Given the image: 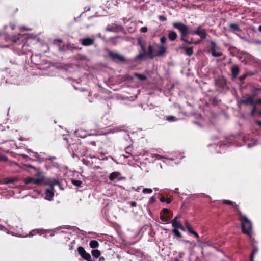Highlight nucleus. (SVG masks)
Here are the masks:
<instances>
[{
  "label": "nucleus",
  "instance_id": "obj_26",
  "mask_svg": "<svg viewBox=\"0 0 261 261\" xmlns=\"http://www.w3.org/2000/svg\"><path fill=\"white\" fill-rule=\"evenodd\" d=\"M71 182L73 185L79 187H81V185L82 184V182L81 180L76 179H72Z\"/></svg>",
  "mask_w": 261,
  "mask_h": 261
},
{
  "label": "nucleus",
  "instance_id": "obj_45",
  "mask_svg": "<svg viewBox=\"0 0 261 261\" xmlns=\"http://www.w3.org/2000/svg\"><path fill=\"white\" fill-rule=\"evenodd\" d=\"M141 48L142 53H145V54L147 55V52L146 51V49H145L144 45L143 44H141Z\"/></svg>",
  "mask_w": 261,
  "mask_h": 261
},
{
  "label": "nucleus",
  "instance_id": "obj_34",
  "mask_svg": "<svg viewBox=\"0 0 261 261\" xmlns=\"http://www.w3.org/2000/svg\"><path fill=\"white\" fill-rule=\"evenodd\" d=\"M166 120L168 121H175L177 120L176 118L173 116H167Z\"/></svg>",
  "mask_w": 261,
  "mask_h": 261
},
{
  "label": "nucleus",
  "instance_id": "obj_2",
  "mask_svg": "<svg viewBox=\"0 0 261 261\" xmlns=\"http://www.w3.org/2000/svg\"><path fill=\"white\" fill-rule=\"evenodd\" d=\"M172 26L174 29L178 30L180 32V37H186L190 34L191 31L188 27L181 22H174Z\"/></svg>",
  "mask_w": 261,
  "mask_h": 261
},
{
  "label": "nucleus",
  "instance_id": "obj_49",
  "mask_svg": "<svg viewBox=\"0 0 261 261\" xmlns=\"http://www.w3.org/2000/svg\"><path fill=\"white\" fill-rule=\"evenodd\" d=\"M191 234H193L197 239L199 238V234L194 230L191 233Z\"/></svg>",
  "mask_w": 261,
  "mask_h": 261
},
{
  "label": "nucleus",
  "instance_id": "obj_31",
  "mask_svg": "<svg viewBox=\"0 0 261 261\" xmlns=\"http://www.w3.org/2000/svg\"><path fill=\"white\" fill-rule=\"evenodd\" d=\"M62 40L61 39H55L54 41V44L56 45L58 47V49L60 48V46H61Z\"/></svg>",
  "mask_w": 261,
  "mask_h": 261
},
{
  "label": "nucleus",
  "instance_id": "obj_50",
  "mask_svg": "<svg viewBox=\"0 0 261 261\" xmlns=\"http://www.w3.org/2000/svg\"><path fill=\"white\" fill-rule=\"evenodd\" d=\"M129 203L132 207H136L137 206V203L135 201H132Z\"/></svg>",
  "mask_w": 261,
  "mask_h": 261
},
{
  "label": "nucleus",
  "instance_id": "obj_57",
  "mask_svg": "<svg viewBox=\"0 0 261 261\" xmlns=\"http://www.w3.org/2000/svg\"><path fill=\"white\" fill-rule=\"evenodd\" d=\"M156 156L158 157V159H161L162 158V157L160 155H156Z\"/></svg>",
  "mask_w": 261,
  "mask_h": 261
},
{
  "label": "nucleus",
  "instance_id": "obj_64",
  "mask_svg": "<svg viewBox=\"0 0 261 261\" xmlns=\"http://www.w3.org/2000/svg\"><path fill=\"white\" fill-rule=\"evenodd\" d=\"M176 261H178V260L177 259H176Z\"/></svg>",
  "mask_w": 261,
  "mask_h": 261
},
{
  "label": "nucleus",
  "instance_id": "obj_4",
  "mask_svg": "<svg viewBox=\"0 0 261 261\" xmlns=\"http://www.w3.org/2000/svg\"><path fill=\"white\" fill-rule=\"evenodd\" d=\"M108 55L111 60L114 62H124L125 61V57L123 55H120L118 53L109 51Z\"/></svg>",
  "mask_w": 261,
  "mask_h": 261
},
{
  "label": "nucleus",
  "instance_id": "obj_22",
  "mask_svg": "<svg viewBox=\"0 0 261 261\" xmlns=\"http://www.w3.org/2000/svg\"><path fill=\"white\" fill-rule=\"evenodd\" d=\"M173 227L178 228L184 231H185V228L182 225L181 223H176L174 221Z\"/></svg>",
  "mask_w": 261,
  "mask_h": 261
},
{
  "label": "nucleus",
  "instance_id": "obj_59",
  "mask_svg": "<svg viewBox=\"0 0 261 261\" xmlns=\"http://www.w3.org/2000/svg\"><path fill=\"white\" fill-rule=\"evenodd\" d=\"M12 41H13L15 43L17 42V41L16 40H13Z\"/></svg>",
  "mask_w": 261,
  "mask_h": 261
},
{
  "label": "nucleus",
  "instance_id": "obj_15",
  "mask_svg": "<svg viewBox=\"0 0 261 261\" xmlns=\"http://www.w3.org/2000/svg\"><path fill=\"white\" fill-rule=\"evenodd\" d=\"M180 48L184 50L187 55L191 56L193 54V47H187L182 46L180 47Z\"/></svg>",
  "mask_w": 261,
  "mask_h": 261
},
{
  "label": "nucleus",
  "instance_id": "obj_19",
  "mask_svg": "<svg viewBox=\"0 0 261 261\" xmlns=\"http://www.w3.org/2000/svg\"><path fill=\"white\" fill-rule=\"evenodd\" d=\"M153 48L151 45H149L148 48V53L147 54L148 55L149 58L150 59H153L154 57V56L153 55Z\"/></svg>",
  "mask_w": 261,
  "mask_h": 261
},
{
  "label": "nucleus",
  "instance_id": "obj_48",
  "mask_svg": "<svg viewBox=\"0 0 261 261\" xmlns=\"http://www.w3.org/2000/svg\"><path fill=\"white\" fill-rule=\"evenodd\" d=\"M147 27H142L141 29V31L143 33H145L147 31Z\"/></svg>",
  "mask_w": 261,
  "mask_h": 261
},
{
  "label": "nucleus",
  "instance_id": "obj_3",
  "mask_svg": "<svg viewBox=\"0 0 261 261\" xmlns=\"http://www.w3.org/2000/svg\"><path fill=\"white\" fill-rule=\"evenodd\" d=\"M216 86L218 88V90L222 92L225 89H228L227 85V81L224 76H220L215 81Z\"/></svg>",
  "mask_w": 261,
  "mask_h": 261
},
{
  "label": "nucleus",
  "instance_id": "obj_13",
  "mask_svg": "<svg viewBox=\"0 0 261 261\" xmlns=\"http://www.w3.org/2000/svg\"><path fill=\"white\" fill-rule=\"evenodd\" d=\"M168 32V37L171 41H175L177 38V34L174 31L169 30Z\"/></svg>",
  "mask_w": 261,
  "mask_h": 261
},
{
  "label": "nucleus",
  "instance_id": "obj_27",
  "mask_svg": "<svg viewBox=\"0 0 261 261\" xmlns=\"http://www.w3.org/2000/svg\"><path fill=\"white\" fill-rule=\"evenodd\" d=\"M172 233L178 238L181 237V233L178 231L177 229L174 228L172 230Z\"/></svg>",
  "mask_w": 261,
  "mask_h": 261
},
{
  "label": "nucleus",
  "instance_id": "obj_10",
  "mask_svg": "<svg viewBox=\"0 0 261 261\" xmlns=\"http://www.w3.org/2000/svg\"><path fill=\"white\" fill-rule=\"evenodd\" d=\"M53 190L54 187L53 186H51L49 189H47L46 190L45 192V197L46 200L51 201L53 199V198L54 196V193Z\"/></svg>",
  "mask_w": 261,
  "mask_h": 261
},
{
  "label": "nucleus",
  "instance_id": "obj_20",
  "mask_svg": "<svg viewBox=\"0 0 261 261\" xmlns=\"http://www.w3.org/2000/svg\"><path fill=\"white\" fill-rule=\"evenodd\" d=\"M258 249L254 246L250 255V261H254V255L258 252Z\"/></svg>",
  "mask_w": 261,
  "mask_h": 261
},
{
  "label": "nucleus",
  "instance_id": "obj_47",
  "mask_svg": "<svg viewBox=\"0 0 261 261\" xmlns=\"http://www.w3.org/2000/svg\"><path fill=\"white\" fill-rule=\"evenodd\" d=\"M156 199L155 198H154V197L152 196L150 198V200H149V202L150 203H154Z\"/></svg>",
  "mask_w": 261,
  "mask_h": 261
},
{
  "label": "nucleus",
  "instance_id": "obj_6",
  "mask_svg": "<svg viewBox=\"0 0 261 261\" xmlns=\"http://www.w3.org/2000/svg\"><path fill=\"white\" fill-rule=\"evenodd\" d=\"M43 180L44 179L42 176L39 177L38 178L28 177L24 179V182L26 185L33 184L38 185L42 184L43 182Z\"/></svg>",
  "mask_w": 261,
  "mask_h": 261
},
{
  "label": "nucleus",
  "instance_id": "obj_28",
  "mask_svg": "<svg viewBox=\"0 0 261 261\" xmlns=\"http://www.w3.org/2000/svg\"><path fill=\"white\" fill-rule=\"evenodd\" d=\"M186 37H180V39L181 41L185 42L186 43H187L188 44H191L193 43L192 38L191 39V40H188L186 38Z\"/></svg>",
  "mask_w": 261,
  "mask_h": 261
},
{
  "label": "nucleus",
  "instance_id": "obj_46",
  "mask_svg": "<svg viewBox=\"0 0 261 261\" xmlns=\"http://www.w3.org/2000/svg\"><path fill=\"white\" fill-rule=\"evenodd\" d=\"M59 184H60V182L58 180L55 179L53 181L52 184H51V186H53L54 187V185H59Z\"/></svg>",
  "mask_w": 261,
  "mask_h": 261
},
{
  "label": "nucleus",
  "instance_id": "obj_11",
  "mask_svg": "<svg viewBox=\"0 0 261 261\" xmlns=\"http://www.w3.org/2000/svg\"><path fill=\"white\" fill-rule=\"evenodd\" d=\"M239 103L241 104H244L245 105H254V98L252 96H249L245 99H241L239 101Z\"/></svg>",
  "mask_w": 261,
  "mask_h": 261
},
{
  "label": "nucleus",
  "instance_id": "obj_52",
  "mask_svg": "<svg viewBox=\"0 0 261 261\" xmlns=\"http://www.w3.org/2000/svg\"><path fill=\"white\" fill-rule=\"evenodd\" d=\"M255 103H256V104H257V105H261V98H260V99H257V100L256 101Z\"/></svg>",
  "mask_w": 261,
  "mask_h": 261
},
{
  "label": "nucleus",
  "instance_id": "obj_32",
  "mask_svg": "<svg viewBox=\"0 0 261 261\" xmlns=\"http://www.w3.org/2000/svg\"><path fill=\"white\" fill-rule=\"evenodd\" d=\"M212 52V55L214 57H220L222 55V52H217L215 50H214V51H211Z\"/></svg>",
  "mask_w": 261,
  "mask_h": 261
},
{
  "label": "nucleus",
  "instance_id": "obj_1",
  "mask_svg": "<svg viewBox=\"0 0 261 261\" xmlns=\"http://www.w3.org/2000/svg\"><path fill=\"white\" fill-rule=\"evenodd\" d=\"M235 210L237 212L239 220L241 222L242 232L243 234L248 236L251 235V230L252 229V224L246 216L244 215L238 208V205L234 206Z\"/></svg>",
  "mask_w": 261,
  "mask_h": 261
},
{
  "label": "nucleus",
  "instance_id": "obj_43",
  "mask_svg": "<svg viewBox=\"0 0 261 261\" xmlns=\"http://www.w3.org/2000/svg\"><path fill=\"white\" fill-rule=\"evenodd\" d=\"M14 180H13L12 179H8V178H5V184H9V183H13L14 182Z\"/></svg>",
  "mask_w": 261,
  "mask_h": 261
},
{
  "label": "nucleus",
  "instance_id": "obj_8",
  "mask_svg": "<svg viewBox=\"0 0 261 261\" xmlns=\"http://www.w3.org/2000/svg\"><path fill=\"white\" fill-rule=\"evenodd\" d=\"M162 213H161L160 215V219L164 222H165L167 223H169V220L170 219V217L172 215H170L169 213L170 211L167 208H163L162 211Z\"/></svg>",
  "mask_w": 261,
  "mask_h": 261
},
{
  "label": "nucleus",
  "instance_id": "obj_33",
  "mask_svg": "<svg viewBox=\"0 0 261 261\" xmlns=\"http://www.w3.org/2000/svg\"><path fill=\"white\" fill-rule=\"evenodd\" d=\"M8 160V158L4 154L0 152V161L7 162Z\"/></svg>",
  "mask_w": 261,
  "mask_h": 261
},
{
  "label": "nucleus",
  "instance_id": "obj_12",
  "mask_svg": "<svg viewBox=\"0 0 261 261\" xmlns=\"http://www.w3.org/2000/svg\"><path fill=\"white\" fill-rule=\"evenodd\" d=\"M240 71V69L238 65H234L232 66L231 68V72L232 79H236L237 77L239 74Z\"/></svg>",
  "mask_w": 261,
  "mask_h": 261
},
{
  "label": "nucleus",
  "instance_id": "obj_35",
  "mask_svg": "<svg viewBox=\"0 0 261 261\" xmlns=\"http://www.w3.org/2000/svg\"><path fill=\"white\" fill-rule=\"evenodd\" d=\"M75 244V241L74 240L72 241L70 244L69 245V249L70 250H73L75 248V247H74V245Z\"/></svg>",
  "mask_w": 261,
  "mask_h": 261
},
{
  "label": "nucleus",
  "instance_id": "obj_53",
  "mask_svg": "<svg viewBox=\"0 0 261 261\" xmlns=\"http://www.w3.org/2000/svg\"><path fill=\"white\" fill-rule=\"evenodd\" d=\"M105 260V257L103 256H99L98 261H104Z\"/></svg>",
  "mask_w": 261,
  "mask_h": 261
},
{
  "label": "nucleus",
  "instance_id": "obj_5",
  "mask_svg": "<svg viewBox=\"0 0 261 261\" xmlns=\"http://www.w3.org/2000/svg\"><path fill=\"white\" fill-rule=\"evenodd\" d=\"M190 34L198 35L202 40L205 39L207 36L205 30L201 25L198 27L195 30L191 31Z\"/></svg>",
  "mask_w": 261,
  "mask_h": 261
},
{
  "label": "nucleus",
  "instance_id": "obj_40",
  "mask_svg": "<svg viewBox=\"0 0 261 261\" xmlns=\"http://www.w3.org/2000/svg\"><path fill=\"white\" fill-rule=\"evenodd\" d=\"M180 217V216L179 215H178V216H176L174 219L172 221L171 223H172V226L173 227V223H174V221H175V222L176 223H180L179 221H178L177 219H179V218Z\"/></svg>",
  "mask_w": 261,
  "mask_h": 261
},
{
  "label": "nucleus",
  "instance_id": "obj_58",
  "mask_svg": "<svg viewBox=\"0 0 261 261\" xmlns=\"http://www.w3.org/2000/svg\"><path fill=\"white\" fill-rule=\"evenodd\" d=\"M259 116H261V111L258 112Z\"/></svg>",
  "mask_w": 261,
  "mask_h": 261
},
{
  "label": "nucleus",
  "instance_id": "obj_7",
  "mask_svg": "<svg viewBox=\"0 0 261 261\" xmlns=\"http://www.w3.org/2000/svg\"><path fill=\"white\" fill-rule=\"evenodd\" d=\"M77 251L79 255L85 260L87 261H95L94 260L91 259V256L90 254L85 251V249L82 247L80 246L77 248Z\"/></svg>",
  "mask_w": 261,
  "mask_h": 261
},
{
  "label": "nucleus",
  "instance_id": "obj_24",
  "mask_svg": "<svg viewBox=\"0 0 261 261\" xmlns=\"http://www.w3.org/2000/svg\"><path fill=\"white\" fill-rule=\"evenodd\" d=\"M185 225L189 233H191L194 231L192 227L191 226V225L190 224L188 221H185Z\"/></svg>",
  "mask_w": 261,
  "mask_h": 261
},
{
  "label": "nucleus",
  "instance_id": "obj_16",
  "mask_svg": "<svg viewBox=\"0 0 261 261\" xmlns=\"http://www.w3.org/2000/svg\"><path fill=\"white\" fill-rule=\"evenodd\" d=\"M121 174L119 172H113L111 173L109 177L110 180L114 181L116 179H119V177Z\"/></svg>",
  "mask_w": 261,
  "mask_h": 261
},
{
  "label": "nucleus",
  "instance_id": "obj_38",
  "mask_svg": "<svg viewBox=\"0 0 261 261\" xmlns=\"http://www.w3.org/2000/svg\"><path fill=\"white\" fill-rule=\"evenodd\" d=\"M142 192L143 193H151L152 192V190L150 188H144L142 190Z\"/></svg>",
  "mask_w": 261,
  "mask_h": 261
},
{
  "label": "nucleus",
  "instance_id": "obj_18",
  "mask_svg": "<svg viewBox=\"0 0 261 261\" xmlns=\"http://www.w3.org/2000/svg\"><path fill=\"white\" fill-rule=\"evenodd\" d=\"M134 75L135 77H137L140 81H145L147 80V76L143 74H140L138 73H134Z\"/></svg>",
  "mask_w": 261,
  "mask_h": 261
},
{
  "label": "nucleus",
  "instance_id": "obj_30",
  "mask_svg": "<svg viewBox=\"0 0 261 261\" xmlns=\"http://www.w3.org/2000/svg\"><path fill=\"white\" fill-rule=\"evenodd\" d=\"M210 43H211V51L215 50L216 49V47H217V45H216V44L215 43V42L214 41L211 40V41H210Z\"/></svg>",
  "mask_w": 261,
  "mask_h": 261
},
{
  "label": "nucleus",
  "instance_id": "obj_37",
  "mask_svg": "<svg viewBox=\"0 0 261 261\" xmlns=\"http://www.w3.org/2000/svg\"><path fill=\"white\" fill-rule=\"evenodd\" d=\"M252 106L253 107V108L250 113V115L251 116H254L255 112H256V107L255 106V103H254V106Z\"/></svg>",
  "mask_w": 261,
  "mask_h": 261
},
{
  "label": "nucleus",
  "instance_id": "obj_9",
  "mask_svg": "<svg viewBox=\"0 0 261 261\" xmlns=\"http://www.w3.org/2000/svg\"><path fill=\"white\" fill-rule=\"evenodd\" d=\"M95 40L91 38H85L80 39L81 44L85 46H88L94 43Z\"/></svg>",
  "mask_w": 261,
  "mask_h": 261
},
{
  "label": "nucleus",
  "instance_id": "obj_41",
  "mask_svg": "<svg viewBox=\"0 0 261 261\" xmlns=\"http://www.w3.org/2000/svg\"><path fill=\"white\" fill-rule=\"evenodd\" d=\"M159 19L161 21H166L167 20V18L163 15H159Z\"/></svg>",
  "mask_w": 261,
  "mask_h": 261
},
{
  "label": "nucleus",
  "instance_id": "obj_36",
  "mask_svg": "<svg viewBox=\"0 0 261 261\" xmlns=\"http://www.w3.org/2000/svg\"><path fill=\"white\" fill-rule=\"evenodd\" d=\"M222 203L225 204L227 205H233V202L229 200H223Z\"/></svg>",
  "mask_w": 261,
  "mask_h": 261
},
{
  "label": "nucleus",
  "instance_id": "obj_54",
  "mask_svg": "<svg viewBox=\"0 0 261 261\" xmlns=\"http://www.w3.org/2000/svg\"><path fill=\"white\" fill-rule=\"evenodd\" d=\"M261 91V88H255L254 90V91Z\"/></svg>",
  "mask_w": 261,
  "mask_h": 261
},
{
  "label": "nucleus",
  "instance_id": "obj_17",
  "mask_svg": "<svg viewBox=\"0 0 261 261\" xmlns=\"http://www.w3.org/2000/svg\"><path fill=\"white\" fill-rule=\"evenodd\" d=\"M229 27L233 32H241V30L237 23H230Z\"/></svg>",
  "mask_w": 261,
  "mask_h": 261
},
{
  "label": "nucleus",
  "instance_id": "obj_29",
  "mask_svg": "<svg viewBox=\"0 0 261 261\" xmlns=\"http://www.w3.org/2000/svg\"><path fill=\"white\" fill-rule=\"evenodd\" d=\"M146 55L145 53H140L136 56L135 59L136 60H141Z\"/></svg>",
  "mask_w": 261,
  "mask_h": 261
},
{
  "label": "nucleus",
  "instance_id": "obj_56",
  "mask_svg": "<svg viewBox=\"0 0 261 261\" xmlns=\"http://www.w3.org/2000/svg\"><path fill=\"white\" fill-rule=\"evenodd\" d=\"M258 30L259 32H261V24L258 27Z\"/></svg>",
  "mask_w": 261,
  "mask_h": 261
},
{
  "label": "nucleus",
  "instance_id": "obj_55",
  "mask_svg": "<svg viewBox=\"0 0 261 261\" xmlns=\"http://www.w3.org/2000/svg\"><path fill=\"white\" fill-rule=\"evenodd\" d=\"M91 144H92L94 146H95L96 145V142L95 141H92V142H91L90 143Z\"/></svg>",
  "mask_w": 261,
  "mask_h": 261
},
{
  "label": "nucleus",
  "instance_id": "obj_61",
  "mask_svg": "<svg viewBox=\"0 0 261 261\" xmlns=\"http://www.w3.org/2000/svg\"><path fill=\"white\" fill-rule=\"evenodd\" d=\"M12 29L13 30V29H14V26H13V27H12Z\"/></svg>",
  "mask_w": 261,
  "mask_h": 261
},
{
  "label": "nucleus",
  "instance_id": "obj_44",
  "mask_svg": "<svg viewBox=\"0 0 261 261\" xmlns=\"http://www.w3.org/2000/svg\"><path fill=\"white\" fill-rule=\"evenodd\" d=\"M246 77H247L246 74H243L239 77V80L240 81L242 82V81H244L246 78Z\"/></svg>",
  "mask_w": 261,
  "mask_h": 261
},
{
  "label": "nucleus",
  "instance_id": "obj_62",
  "mask_svg": "<svg viewBox=\"0 0 261 261\" xmlns=\"http://www.w3.org/2000/svg\"><path fill=\"white\" fill-rule=\"evenodd\" d=\"M186 242L189 243V241H186Z\"/></svg>",
  "mask_w": 261,
  "mask_h": 261
},
{
  "label": "nucleus",
  "instance_id": "obj_42",
  "mask_svg": "<svg viewBox=\"0 0 261 261\" xmlns=\"http://www.w3.org/2000/svg\"><path fill=\"white\" fill-rule=\"evenodd\" d=\"M66 48H67L66 47V46L64 45H63L60 46L59 50L61 52L65 51L66 50Z\"/></svg>",
  "mask_w": 261,
  "mask_h": 261
},
{
  "label": "nucleus",
  "instance_id": "obj_14",
  "mask_svg": "<svg viewBox=\"0 0 261 261\" xmlns=\"http://www.w3.org/2000/svg\"><path fill=\"white\" fill-rule=\"evenodd\" d=\"M159 50L156 51V56H162L167 52V47L164 45H159Z\"/></svg>",
  "mask_w": 261,
  "mask_h": 261
},
{
  "label": "nucleus",
  "instance_id": "obj_60",
  "mask_svg": "<svg viewBox=\"0 0 261 261\" xmlns=\"http://www.w3.org/2000/svg\"><path fill=\"white\" fill-rule=\"evenodd\" d=\"M200 41H197V42L196 43V44H198V43H200Z\"/></svg>",
  "mask_w": 261,
  "mask_h": 261
},
{
  "label": "nucleus",
  "instance_id": "obj_39",
  "mask_svg": "<svg viewBox=\"0 0 261 261\" xmlns=\"http://www.w3.org/2000/svg\"><path fill=\"white\" fill-rule=\"evenodd\" d=\"M166 41H167V38L166 37H165V36L162 37L160 38V42H161V44H162L161 45H163L166 42Z\"/></svg>",
  "mask_w": 261,
  "mask_h": 261
},
{
  "label": "nucleus",
  "instance_id": "obj_63",
  "mask_svg": "<svg viewBox=\"0 0 261 261\" xmlns=\"http://www.w3.org/2000/svg\"><path fill=\"white\" fill-rule=\"evenodd\" d=\"M2 35V33L0 32V36Z\"/></svg>",
  "mask_w": 261,
  "mask_h": 261
},
{
  "label": "nucleus",
  "instance_id": "obj_23",
  "mask_svg": "<svg viewBox=\"0 0 261 261\" xmlns=\"http://www.w3.org/2000/svg\"><path fill=\"white\" fill-rule=\"evenodd\" d=\"M160 200L162 202H166L167 203L169 204L171 202L172 200L170 198H166L164 196H161L160 198Z\"/></svg>",
  "mask_w": 261,
  "mask_h": 261
},
{
  "label": "nucleus",
  "instance_id": "obj_25",
  "mask_svg": "<svg viewBox=\"0 0 261 261\" xmlns=\"http://www.w3.org/2000/svg\"><path fill=\"white\" fill-rule=\"evenodd\" d=\"M91 253L92 255L96 258L99 257L100 255V251L97 249L92 250Z\"/></svg>",
  "mask_w": 261,
  "mask_h": 261
},
{
  "label": "nucleus",
  "instance_id": "obj_51",
  "mask_svg": "<svg viewBox=\"0 0 261 261\" xmlns=\"http://www.w3.org/2000/svg\"><path fill=\"white\" fill-rule=\"evenodd\" d=\"M255 123L261 127V121L257 120L256 121Z\"/></svg>",
  "mask_w": 261,
  "mask_h": 261
},
{
  "label": "nucleus",
  "instance_id": "obj_21",
  "mask_svg": "<svg viewBox=\"0 0 261 261\" xmlns=\"http://www.w3.org/2000/svg\"><path fill=\"white\" fill-rule=\"evenodd\" d=\"M89 246L91 248H96L99 246V243L96 240H92L89 243Z\"/></svg>",
  "mask_w": 261,
  "mask_h": 261
}]
</instances>
